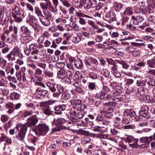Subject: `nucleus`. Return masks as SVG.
Masks as SVG:
<instances>
[{"mask_svg":"<svg viewBox=\"0 0 155 155\" xmlns=\"http://www.w3.org/2000/svg\"><path fill=\"white\" fill-rule=\"evenodd\" d=\"M6 79L5 72L0 70V81L1 80L5 81Z\"/></svg>","mask_w":155,"mask_h":155,"instance_id":"52","label":"nucleus"},{"mask_svg":"<svg viewBox=\"0 0 155 155\" xmlns=\"http://www.w3.org/2000/svg\"><path fill=\"white\" fill-rule=\"evenodd\" d=\"M126 28L127 30L130 31H134L136 28V25L130 22L129 23L126 25Z\"/></svg>","mask_w":155,"mask_h":155,"instance_id":"31","label":"nucleus"},{"mask_svg":"<svg viewBox=\"0 0 155 155\" xmlns=\"http://www.w3.org/2000/svg\"><path fill=\"white\" fill-rule=\"evenodd\" d=\"M124 13L127 15H132L133 13V9L130 7L126 8L124 11Z\"/></svg>","mask_w":155,"mask_h":155,"instance_id":"41","label":"nucleus"},{"mask_svg":"<svg viewBox=\"0 0 155 155\" xmlns=\"http://www.w3.org/2000/svg\"><path fill=\"white\" fill-rule=\"evenodd\" d=\"M147 63V60L146 59H143L140 62L137 63V65L140 67L145 66Z\"/></svg>","mask_w":155,"mask_h":155,"instance_id":"55","label":"nucleus"},{"mask_svg":"<svg viewBox=\"0 0 155 155\" xmlns=\"http://www.w3.org/2000/svg\"><path fill=\"white\" fill-rule=\"evenodd\" d=\"M88 75L89 78L93 79H95L97 78V74L94 72H90L88 74Z\"/></svg>","mask_w":155,"mask_h":155,"instance_id":"61","label":"nucleus"},{"mask_svg":"<svg viewBox=\"0 0 155 155\" xmlns=\"http://www.w3.org/2000/svg\"><path fill=\"white\" fill-rule=\"evenodd\" d=\"M40 5L41 8L43 10V12L45 15L47 16L48 18H51L52 14L50 12L47 10L45 3L41 2L40 3Z\"/></svg>","mask_w":155,"mask_h":155,"instance_id":"10","label":"nucleus"},{"mask_svg":"<svg viewBox=\"0 0 155 155\" xmlns=\"http://www.w3.org/2000/svg\"><path fill=\"white\" fill-rule=\"evenodd\" d=\"M124 140L126 142L128 143H137L138 142V140L137 139H134L131 136H128L124 138Z\"/></svg>","mask_w":155,"mask_h":155,"instance_id":"30","label":"nucleus"},{"mask_svg":"<svg viewBox=\"0 0 155 155\" xmlns=\"http://www.w3.org/2000/svg\"><path fill=\"white\" fill-rule=\"evenodd\" d=\"M34 130L36 134L39 135H45L48 131V127H35Z\"/></svg>","mask_w":155,"mask_h":155,"instance_id":"3","label":"nucleus"},{"mask_svg":"<svg viewBox=\"0 0 155 155\" xmlns=\"http://www.w3.org/2000/svg\"><path fill=\"white\" fill-rule=\"evenodd\" d=\"M20 131L18 135L16 136V138L18 140H23L25 135V134L27 130L26 127H20Z\"/></svg>","mask_w":155,"mask_h":155,"instance_id":"5","label":"nucleus"},{"mask_svg":"<svg viewBox=\"0 0 155 155\" xmlns=\"http://www.w3.org/2000/svg\"><path fill=\"white\" fill-rule=\"evenodd\" d=\"M123 115L126 118L127 117H135L136 115L135 112L132 109H126L123 112Z\"/></svg>","mask_w":155,"mask_h":155,"instance_id":"16","label":"nucleus"},{"mask_svg":"<svg viewBox=\"0 0 155 155\" xmlns=\"http://www.w3.org/2000/svg\"><path fill=\"white\" fill-rule=\"evenodd\" d=\"M111 72L115 77L116 78H120L121 76L120 72L117 71L116 66L115 65H113L111 67Z\"/></svg>","mask_w":155,"mask_h":155,"instance_id":"21","label":"nucleus"},{"mask_svg":"<svg viewBox=\"0 0 155 155\" xmlns=\"http://www.w3.org/2000/svg\"><path fill=\"white\" fill-rule=\"evenodd\" d=\"M140 6V9L142 11L146 7V2L143 0L139 3Z\"/></svg>","mask_w":155,"mask_h":155,"instance_id":"54","label":"nucleus"},{"mask_svg":"<svg viewBox=\"0 0 155 155\" xmlns=\"http://www.w3.org/2000/svg\"><path fill=\"white\" fill-rule=\"evenodd\" d=\"M31 55L30 57L28 58V60L29 61H35V60H37L39 59H41V61H43L44 60L40 58L36 51H32Z\"/></svg>","mask_w":155,"mask_h":155,"instance_id":"13","label":"nucleus"},{"mask_svg":"<svg viewBox=\"0 0 155 155\" xmlns=\"http://www.w3.org/2000/svg\"><path fill=\"white\" fill-rule=\"evenodd\" d=\"M38 46L37 45L35 44H32L29 45V48L31 51L32 50V51H36L37 50V48H38Z\"/></svg>","mask_w":155,"mask_h":155,"instance_id":"59","label":"nucleus"},{"mask_svg":"<svg viewBox=\"0 0 155 155\" xmlns=\"http://www.w3.org/2000/svg\"><path fill=\"white\" fill-rule=\"evenodd\" d=\"M0 93L4 95H7L9 93V91L6 88H2L1 89Z\"/></svg>","mask_w":155,"mask_h":155,"instance_id":"62","label":"nucleus"},{"mask_svg":"<svg viewBox=\"0 0 155 155\" xmlns=\"http://www.w3.org/2000/svg\"><path fill=\"white\" fill-rule=\"evenodd\" d=\"M144 18L140 16L132 15L131 17L130 22L136 25H138L140 23L142 22Z\"/></svg>","mask_w":155,"mask_h":155,"instance_id":"8","label":"nucleus"},{"mask_svg":"<svg viewBox=\"0 0 155 155\" xmlns=\"http://www.w3.org/2000/svg\"><path fill=\"white\" fill-rule=\"evenodd\" d=\"M71 62H72L73 61H74V65L75 67L77 68L81 69L83 67V64L82 60L78 58L75 59L74 57H71L69 59Z\"/></svg>","mask_w":155,"mask_h":155,"instance_id":"4","label":"nucleus"},{"mask_svg":"<svg viewBox=\"0 0 155 155\" xmlns=\"http://www.w3.org/2000/svg\"><path fill=\"white\" fill-rule=\"evenodd\" d=\"M47 16L43 15L39 18L40 22L42 25L46 26H48L50 24V20L48 18Z\"/></svg>","mask_w":155,"mask_h":155,"instance_id":"17","label":"nucleus"},{"mask_svg":"<svg viewBox=\"0 0 155 155\" xmlns=\"http://www.w3.org/2000/svg\"><path fill=\"white\" fill-rule=\"evenodd\" d=\"M106 114L105 113H101V115H99L97 116L96 120L98 121H100L101 122L104 120V118L106 116Z\"/></svg>","mask_w":155,"mask_h":155,"instance_id":"49","label":"nucleus"},{"mask_svg":"<svg viewBox=\"0 0 155 155\" xmlns=\"http://www.w3.org/2000/svg\"><path fill=\"white\" fill-rule=\"evenodd\" d=\"M28 35L27 36H25L22 34V36L21 39L22 42L23 43H27L32 40L33 37L31 36V35Z\"/></svg>","mask_w":155,"mask_h":155,"instance_id":"19","label":"nucleus"},{"mask_svg":"<svg viewBox=\"0 0 155 155\" xmlns=\"http://www.w3.org/2000/svg\"><path fill=\"white\" fill-rule=\"evenodd\" d=\"M44 113L46 115H49L51 114V112L49 108V106L46 107L43 110Z\"/></svg>","mask_w":155,"mask_h":155,"instance_id":"50","label":"nucleus"},{"mask_svg":"<svg viewBox=\"0 0 155 155\" xmlns=\"http://www.w3.org/2000/svg\"><path fill=\"white\" fill-rule=\"evenodd\" d=\"M20 30L22 34L27 35H32V33L28 29V27L24 25L21 27Z\"/></svg>","mask_w":155,"mask_h":155,"instance_id":"18","label":"nucleus"},{"mask_svg":"<svg viewBox=\"0 0 155 155\" xmlns=\"http://www.w3.org/2000/svg\"><path fill=\"white\" fill-rule=\"evenodd\" d=\"M153 139V137L150 136L149 137H143L140 138L139 140L140 142L143 143H149Z\"/></svg>","mask_w":155,"mask_h":155,"instance_id":"29","label":"nucleus"},{"mask_svg":"<svg viewBox=\"0 0 155 155\" xmlns=\"http://www.w3.org/2000/svg\"><path fill=\"white\" fill-rule=\"evenodd\" d=\"M129 20V18L127 16H123L120 20V22L122 26L125 25Z\"/></svg>","mask_w":155,"mask_h":155,"instance_id":"38","label":"nucleus"},{"mask_svg":"<svg viewBox=\"0 0 155 155\" xmlns=\"http://www.w3.org/2000/svg\"><path fill=\"white\" fill-rule=\"evenodd\" d=\"M4 10L3 7L2 6H0V18L1 21L2 20V19L4 18Z\"/></svg>","mask_w":155,"mask_h":155,"instance_id":"56","label":"nucleus"},{"mask_svg":"<svg viewBox=\"0 0 155 155\" xmlns=\"http://www.w3.org/2000/svg\"><path fill=\"white\" fill-rule=\"evenodd\" d=\"M94 154L95 155H107L104 152L98 150L95 151Z\"/></svg>","mask_w":155,"mask_h":155,"instance_id":"64","label":"nucleus"},{"mask_svg":"<svg viewBox=\"0 0 155 155\" xmlns=\"http://www.w3.org/2000/svg\"><path fill=\"white\" fill-rule=\"evenodd\" d=\"M66 71L64 69H61L58 72V77L61 78H64L66 77Z\"/></svg>","mask_w":155,"mask_h":155,"instance_id":"33","label":"nucleus"},{"mask_svg":"<svg viewBox=\"0 0 155 155\" xmlns=\"http://www.w3.org/2000/svg\"><path fill=\"white\" fill-rule=\"evenodd\" d=\"M114 6L116 11H119L122 8V5L117 2H115L114 4Z\"/></svg>","mask_w":155,"mask_h":155,"instance_id":"44","label":"nucleus"},{"mask_svg":"<svg viewBox=\"0 0 155 155\" xmlns=\"http://www.w3.org/2000/svg\"><path fill=\"white\" fill-rule=\"evenodd\" d=\"M74 132L79 134L82 135L86 134L87 133L86 131L81 129L78 130H74Z\"/></svg>","mask_w":155,"mask_h":155,"instance_id":"58","label":"nucleus"},{"mask_svg":"<svg viewBox=\"0 0 155 155\" xmlns=\"http://www.w3.org/2000/svg\"><path fill=\"white\" fill-rule=\"evenodd\" d=\"M83 6L85 10L92 8L89 2H87L86 0H80L78 7L79 8H81Z\"/></svg>","mask_w":155,"mask_h":155,"instance_id":"9","label":"nucleus"},{"mask_svg":"<svg viewBox=\"0 0 155 155\" xmlns=\"http://www.w3.org/2000/svg\"><path fill=\"white\" fill-rule=\"evenodd\" d=\"M12 17L13 18V21L17 23H20L22 21L21 15H16L14 13H12Z\"/></svg>","mask_w":155,"mask_h":155,"instance_id":"22","label":"nucleus"},{"mask_svg":"<svg viewBox=\"0 0 155 155\" xmlns=\"http://www.w3.org/2000/svg\"><path fill=\"white\" fill-rule=\"evenodd\" d=\"M137 84L138 86H143L146 84V82L143 80H140L137 81Z\"/></svg>","mask_w":155,"mask_h":155,"instance_id":"63","label":"nucleus"},{"mask_svg":"<svg viewBox=\"0 0 155 155\" xmlns=\"http://www.w3.org/2000/svg\"><path fill=\"white\" fill-rule=\"evenodd\" d=\"M121 36H125V40H130L135 38L134 36L126 31H122L120 35Z\"/></svg>","mask_w":155,"mask_h":155,"instance_id":"24","label":"nucleus"},{"mask_svg":"<svg viewBox=\"0 0 155 155\" xmlns=\"http://www.w3.org/2000/svg\"><path fill=\"white\" fill-rule=\"evenodd\" d=\"M96 98L100 99L104 101H106L110 100L111 95L106 92L100 91L96 94L95 95Z\"/></svg>","mask_w":155,"mask_h":155,"instance_id":"1","label":"nucleus"},{"mask_svg":"<svg viewBox=\"0 0 155 155\" xmlns=\"http://www.w3.org/2000/svg\"><path fill=\"white\" fill-rule=\"evenodd\" d=\"M38 120L36 118V115L30 117L28 119L26 123V126H32L35 125L38 122Z\"/></svg>","mask_w":155,"mask_h":155,"instance_id":"12","label":"nucleus"},{"mask_svg":"<svg viewBox=\"0 0 155 155\" xmlns=\"http://www.w3.org/2000/svg\"><path fill=\"white\" fill-rule=\"evenodd\" d=\"M132 43H131V45H129L128 47L126 48V51L129 53L133 52L136 49L135 46L132 45Z\"/></svg>","mask_w":155,"mask_h":155,"instance_id":"35","label":"nucleus"},{"mask_svg":"<svg viewBox=\"0 0 155 155\" xmlns=\"http://www.w3.org/2000/svg\"><path fill=\"white\" fill-rule=\"evenodd\" d=\"M85 113L83 111H78L77 112V116L76 117H77L78 118H82L84 115Z\"/></svg>","mask_w":155,"mask_h":155,"instance_id":"60","label":"nucleus"},{"mask_svg":"<svg viewBox=\"0 0 155 155\" xmlns=\"http://www.w3.org/2000/svg\"><path fill=\"white\" fill-rule=\"evenodd\" d=\"M46 3H45V6L46 7L47 9L48 8L53 13H56L57 12V10L56 8H54V6L52 5L51 2L50 0H45Z\"/></svg>","mask_w":155,"mask_h":155,"instance_id":"15","label":"nucleus"},{"mask_svg":"<svg viewBox=\"0 0 155 155\" xmlns=\"http://www.w3.org/2000/svg\"><path fill=\"white\" fill-rule=\"evenodd\" d=\"M138 93L141 96V100L143 101H146L150 99V96L149 95H147V89L143 87L139 88L138 90Z\"/></svg>","mask_w":155,"mask_h":155,"instance_id":"2","label":"nucleus"},{"mask_svg":"<svg viewBox=\"0 0 155 155\" xmlns=\"http://www.w3.org/2000/svg\"><path fill=\"white\" fill-rule=\"evenodd\" d=\"M7 63L6 61L2 57H0V66L2 68H4L6 66Z\"/></svg>","mask_w":155,"mask_h":155,"instance_id":"46","label":"nucleus"},{"mask_svg":"<svg viewBox=\"0 0 155 155\" xmlns=\"http://www.w3.org/2000/svg\"><path fill=\"white\" fill-rule=\"evenodd\" d=\"M20 97L19 94L15 92H13L10 95V97L12 100L19 99Z\"/></svg>","mask_w":155,"mask_h":155,"instance_id":"40","label":"nucleus"},{"mask_svg":"<svg viewBox=\"0 0 155 155\" xmlns=\"http://www.w3.org/2000/svg\"><path fill=\"white\" fill-rule=\"evenodd\" d=\"M10 52L18 57L21 54L19 48L16 47H15Z\"/></svg>","mask_w":155,"mask_h":155,"instance_id":"32","label":"nucleus"},{"mask_svg":"<svg viewBox=\"0 0 155 155\" xmlns=\"http://www.w3.org/2000/svg\"><path fill=\"white\" fill-rule=\"evenodd\" d=\"M66 76L68 77V78L66 80L68 81V82L69 83H71V81L69 78H72L73 77L72 73L69 71H67L66 72Z\"/></svg>","mask_w":155,"mask_h":155,"instance_id":"42","label":"nucleus"},{"mask_svg":"<svg viewBox=\"0 0 155 155\" xmlns=\"http://www.w3.org/2000/svg\"><path fill=\"white\" fill-rule=\"evenodd\" d=\"M5 70L7 74H13L15 71V69L13 64L7 66L5 68Z\"/></svg>","mask_w":155,"mask_h":155,"instance_id":"25","label":"nucleus"},{"mask_svg":"<svg viewBox=\"0 0 155 155\" xmlns=\"http://www.w3.org/2000/svg\"><path fill=\"white\" fill-rule=\"evenodd\" d=\"M53 96L54 97H58L61 94H62L63 92V90L62 87H58L57 89H56L55 91H53Z\"/></svg>","mask_w":155,"mask_h":155,"instance_id":"23","label":"nucleus"},{"mask_svg":"<svg viewBox=\"0 0 155 155\" xmlns=\"http://www.w3.org/2000/svg\"><path fill=\"white\" fill-rule=\"evenodd\" d=\"M66 107V105L65 104L59 105L55 107L54 108L55 111V114H61L62 112L64 111Z\"/></svg>","mask_w":155,"mask_h":155,"instance_id":"14","label":"nucleus"},{"mask_svg":"<svg viewBox=\"0 0 155 155\" xmlns=\"http://www.w3.org/2000/svg\"><path fill=\"white\" fill-rule=\"evenodd\" d=\"M117 62L120 64L122 66V67L124 69H127L129 68V66L124 61H122V60L117 61Z\"/></svg>","mask_w":155,"mask_h":155,"instance_id":"37","label":"nucleus"},{"mask_svg":"<svg viewBox=\"0 0 155 155\" xmlns=\"http://www.w3.org/2000/svg\"><path fill=\"white\" fill-rule=\"evenodd\" d=\"M62 94L61 98L62 99L67 100L70 97V94L67 92H64L63 91V92Z\"/></svg>","mask_w":155,"mask_h":155,"instance_id":"39","label":"nucleus"},{"mask_svg":"<svg viewBox=\"0 0 155 155\" xmlns=\"http://www.w3.org/2000/svg\"><path fill=\"white\" fill-rule=\"evenodd\" d=\"M64 129H68V128L66 127H55V128L52 129V131L53 132L59 131H61V130Z\"/></svg>","mask_w":155,"mask_h":155,"instance_id":"47","label":"nucleus"},{"mask_svg":"<svg viewBox=\"0 0 155 155\" xmlns=\"http://www.w3.org/2000/svg\"><path fill=\"white\" fill-rule=\"evenodd\" d=\"M148 107L147 106H144L142 107L141 110L139 111V115L144 117L148 118L149 117L148 112Z\"/></svg>","mask_w":155,"mask_h":155,"instance_id":"6","label":"nucleus"},{"mask_svg":"<svg viewBox=\"0 0 155 155\" xmlns=\"http://www.w3.org/2000/svg\"><path fill=\"white\" fill-rule=\"evenodd\" d=\"M35 14L39 17V18L43 15H42L41 11L38 7H35Z\"/></svg>","mask_w":155,"mask_h":155,"instance_id":"36","label":"nucleus"},{"mask_svg":"<svg viewBox=\"0 0 155 155\" xmlns=\"http://www.w3.org/2000/svg\"><path fill=\"white\" fill-rule=\"evenodd\" d=\"M15 68L16 70V76L17 78V79L19 81H22V75H21L20 71H18L20 69L19 67L18 64H16L15 65Z\"/></svg>","mask_w":155,"mask_h":155,"instance_id":"26","label":"nucleus"},{"mask_svg":"<svg viewBox=\"0 0 155 155\" xmlns=\"http://www.w3.org/2000/svg\"><path fill=\"white\" fill-rule=\"evenodd\" d=\"M5 107L8 109V113L9 114H12L14 111V105L12 103L8 102L6 104Z\"/></svg>","mask_w":155,"mask_h":155,"instance_id":"20","label":"nucleus"},{"mask_svg":"<svg viewBox=\"0 0 155 155\" xmlns=\"http://www.w3.org/2000/svg\"><path fill=\"white\" fill-rule=\"evenodd\" d=\"M70 102L71 104L74 106H80L81 104V101L79 99H72L71 100Z\"/></svg>","mask_w":155,"mask_h":155,"instance_id":"34","label":"nucleus"},{"mask_svg":"<svg viewBox=\"0 0 155 155\" xmlns=\"http://www.w3.org/2000/svg\"><path fill=\"white\" fill-rule=\"evenodd\" d=\"M147 4L149 8L150 7L153 9L155 8V1L152 0H148L147 1Z\"/></svg>","mask_w":155,"mask_h":155,"instance_id":"48","label":"nucleus"},{"mask_svg":"<svg viewBox=\"0 0 155 155\" xmlns=\"http://www.w3.org/2000/svg\"><path fill=\"white\" fill-rule=\"evenodd\" d=\"M81 40V37L79 35H76L74 36L72 38V41L74 43H78Z\"/></svg>","mask_w":155,"mask_h":155,"instance_id":"45","label":"nucleus"},{"mask_svg":"<svg viewBox=\"0 0 155 155\" xmlns=\"http://www.w3.org/2000/svg\"><path fill=\"white\" fill-rule=\"evenodd\" d=\"M64 121V120L58 119V120H54L53 121L54 125H56V126H61V125L62 124V122Z\"/></svg>","mask_w":155,"mask_h":155,"instance_id":"43","label":"nucleus"},{"mask_svg":"<svg viewBox=\"0 0 155 155\" xmlns=\"http://www.w3.org/2000/svg\"><path fill=\"white\" fill-rule=\"evenodd\" d=\"M116 15L112 12H107L105 15V20L109 22H111L116 19Z\"/></svg>","mask_w":155,"mask_h":155,"instance_id":"11","label":"nucleus"},{"mask_svg":"<svg viewBox=\"0 0 155 155\" xmlns=\"http://www.w3.org/2000/svg\"><path fill=\"white\" fill-rule=\"evenodd\" d=\"M18 56L14 55L11 52L8 54L6 58H7L8 61L13 62L15 61L17 59Z\"/></svg>","mask_w":155,"mask_h":155,"instance_id":"27","label":"nucleus"},{"mask_svg":"<svg viewBox=\"0 0 155 155\" xmlns=\"http://www.w3.org/2000/svg\"><path fill=\"white\" fill-rule=\"evenodd\" d=\"M22 34L21 33L18 34H15L12 33V37H13V38H14L15 40H17L18 39H19L21 40V36H22Z\"/></svg>","mask_w":155,"mask_h":155,"instance_id":"53","label":"nucleus"},{"mask_svg":"<svg viewBox=\"0 0 155 155\" xmlns=\"http://www.w3.org/2000/svg\"><path fill=\"white\" fill-rule=\"evenodd\" d=\"M13 10L16 15H21L19 8L17 5H14L13 6Z\"/></svg>","mask_w":155,"mask_h":155,"instance_id":"51","label":"nucleus"},{"mask_svg":"<svg viewBox=\"0 0 155 155\" xmlns=\"http://www.w3.org/2000/svg\"><path fill=\"white\" fill-rule=\"evenodd\" d=\"M154 54H148L147 55L152 58L147 61V66L151 68H155V57Z\"/></svg>","mask_w":155,"mask_h":155,"instance_id":"7","label":"nucleus"},{"mask_svg":"<svg viewBox=\"0 0 155 155\" xmlns=\"http://www.w3.org/2000/svg\"><path fill=\"white\" fill-rule=\"evenodd\" d=\"M5 34L6 35V37H7L6 42L8 43L12 42L13 39V37H12V34L10 35L9 31L6 30L5 31Z\"/></svg>","mask_w":155,"mask_h":155,"instance_id":"28","label":"nucleus"},{"mask_svg":"<svg viewBox=\"0 0 155 155\" xmlns=\"http://www.w3.org/2000/svg\"><path fill=\"white\" fill-rule=\"evenodd\" d=\"M78 111L74 109H71L70 111V114L73 118L76 117Z\"/></svg>","mask_w":155,"mask_h":155,"instance_id":"57","label":"nucleus"}]
</instances>
